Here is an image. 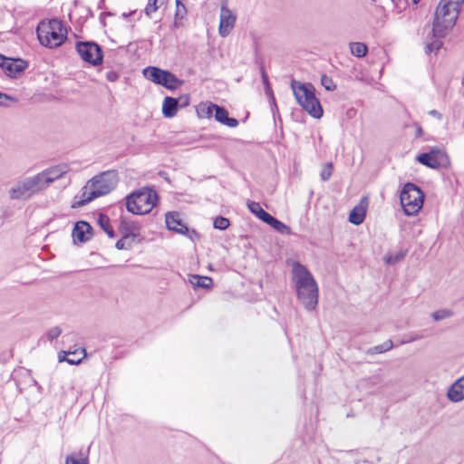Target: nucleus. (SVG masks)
<instances>
[{"mask_svg": "<svg viewBox=\"0 0 464 464\" xmlns=\"http://www.w3.org/2000/svg\"><path fill=\"white\" fill-rule=\"evenodd\" d=\"M292 274L298 300L306 310H314L318 304V285L313 275L299 262L293 265Z\"/></svg>", "mask_w": 464, "mask_h": 464, "instance_id": "obj_1", "label": "nucleus"}, {"mask_svg": "<svg viewBox=\"0 0 464 464\" xmlns=\"http://www.w3.org/2000/svg\"><path fill=\"white\" fill-rule=\"evenodd\" d=\"M119 181L116 170H107L92 178L82 188L81 199L74 200L72 208H81L93 199L110 193Z\"/></svg>", "mask_w": 464, "mask_h": 464, "instance_id": "obj_2", "label": "nucleus"}, {"mask_svg": "<svg viewBox=\"0 0 464 464\" xmlns=\"http://www.w3.org/2000/svg\"><path fill=\"white\" fill-rule=\"evenodd\" d=\"M40 44L48 48H56L67 39V29L57 18L41 21L36 28Z\"/></svg>", "mask_w": 464, "mask_h": 464, "instance_id": "obj_3", "label": "nucleus"}, {"mask_svg": "<svg viewBox=\"0 0 464 464\" xmlns=\"http://www.w3.org/2000/svg\"><path fill=\"white\" fill-rule=\"evenodd\" d=\"M460 7L440 1L432 24V37L444 38L455 25Z\"/></svg>", "mask_w": 464, "mask_h": 464, "instance_id": "obj_4", "label": "nucleus"}, {"mask_svg": "<svg viewBox=\"0 0 464 464\" xmlns=\"http://www.w3.org/2000/svg\"><path fill=\"white\" fill-rule=\"evenodd\" d=\"M291 88L297 102L313 118L320 119L323 116V108L319 100L315 97L314 88L312 84L292 80Z\"/></svg>", "mask_w": 464, "mask_h": 464, "instance_id": "obj_5", "label": "nucleus"}, {"mask_svg": "<svg viewBox=\"0 0 464 464\" xmlns=\"http://www.w3.org/2000/svg\"><path fill=\"white\" fill-rule=\"evenodd\" d=\"M158 199V194L154 189L142 188L127 196L126 208L132 214L144 215L151 211Z\"/></svg>", "mask_w": 464, "mask_h": 464, "instance_id": "obj_6", "label": "nucleus"}, {"mask_svg": "<svg viewBox=\"0 0 464 464\" xmlns=\"http://www.w3.org/2000/svg\"><path fill=\"white\" fill-rule=\"evenodd\" d=\"M424 193L417 185L408 182L401 191L400 201L406 216H414L423 206Z\"/></svg>", "mask_w": 464, "mask_h": 464, "instance_id": "obj_7", "label": "nucleus"}, {"mask_svg": "<svg viewBox=\"0 0 464 464\" xmlns=\"http://www.w3.org/2000/svg\"><path fill=\"white\" fill-rule=\"evenodd\" d=\"M143 75L146 79L169 90H175L183 82L172 72L154 66L146 67L143 70Z\"/></svg>", "mask_w": 464, "mask_h": 464, "instance_id": "obj_8", "label": "nucleus"}, {"mask_svg": "<svg viewBox=\"0 0 464 464\" xmlns=\"http://www.w3.org/2000/svg\"><path fill=\"white\" fill-rule=\"evenodd\" d=\"M76 51L85 63L92 66H98L102 63L103 52L101 45L95 42H77Z\"/></svg>", "mask_w": 464, "mask_h": 464, "instance_id": "obj_9", "label": "nucleus"}, {"mask_svg": "<svg viewBox=\"0 0 464 464\" xmlns=\"http://www.w3.org/2000/svg\"><path fill=\"white\" fill-rule=\"evenodd\" d=\"M417 160L420 164L433 169L447 168L450 165L448 155L445 151L439 149H431L429 152L418 155Z\"/></svg>", "mask_w": 464, "mask_h": 464, "instance_id": "obj_10", "label": "nucleus"}, {"mask_svg": "<svg viewBox=\"0 0 464 464\" xmlns=\"http://www.w3.org/2000/svg\"><path fill=\"white\" fill-rule=\"evenodd\" d=\"M28 67V63L23 59L10 58L0 53V68L10 78H16Z\"/></svg>", "mask_w": 464, "mask_h": 464, "instance_id": "obj_11", "label": "nucleus"}, {"mask_svg": "<svg viewBox=\"0 0 464 464\" xmlns=\"http://www.w3.org/2000/svg\"><path fill=\"white\" fill-rule=\"evenodd\" d=\"M237 17L227 7V3H223L220 8V20L218 34L222 37L227 36L235 26Z\"/></svg>", "mask_w": 464, "mask_h": 464, "instance_id": "obj_12", "label": "nucleus"}, {"mask_svg": "<svg viewBox=\"0 0 464 464\" xmlns=\"http://www.w3.org/2000/svg\"><path fill=\"white\" fill-rule=\"evenodd\" d=\"M34 193L35 190L29 177L19 181L9 190V196L12 199L28 198Z\"/></svg>", "mask_w": 464, "mask_h": 464, "instance_id": "obj_13", "label": "nucleus"}, {"mask_svg": "<svg viewBox=\"0 0 464 464\" xmlns=\"http://www.w3.org/2000/svg\"><path fill=\"white\" fill-rule=\"evenodd\" d=\"M165 222L169 230L180 235H188L189 233V228L180 218L179 212H168L165 216Z\"/></svg>", "mask_w": 464, "mask_h": 464, "instance_id": "obj_14", "label": "nucleus"}, {"mask_svg": "<svg viewBox=\"0 0 464 464\" xmlns=\"http://www.w3.org/2000/svg\"><path fill=\"white\" fill-rule=\"evenodd\" d=\"M93 235L92 227L86 221H77L72 229V236L73 240H78L80 243L89 241Z\"/></svg>", "mask_w": 464, "mask_h": 464, "instance_id": "obj_15", "label": "nucleus"}, {"mask_svg": "<svg viewBox=\"0 0 464 464\" xmlns=\"http://www.w3.org/2000/svg\"><path fill=\"white\" fill-rule=\"evenodd\" d=\"M211 108L215 109L214 117L217 121L230 128H235L238 125V121L236 118L229 117L228 111L224 107L211 104Z\"/></svg>", "mask_w": 464, "mask_h": 464, "instance_id": "obj_16", "label": "nucleus"}, {"mask_svg": "<svg viewBox=\"0 0 464 464\" xmlns=\"http://www.w3.org/2000/svg\"><path fill=\"white\" fill-rule=\"evenodd\" d=\"M85 355V349L81 347L74 351L63 352V354H59V362H67L71 365H77L82 362Z\"/></svg>", "mask_w": 464, "mask_h": 464, "instance_id": "obj_17", "label": "nucleus"}, {"mask_svg": "<svg viewBox=\"0 0 464 464\" xmlns=\"http://www.w3.org/2000/svg\"><path fill=\"white\" fill-rule=\"evenodd\" d=\"M447 396L450 401L459 402L464 400V376L458 379L448 390Z\"/></svg>", "mask_w": 464, "mask_h": 464, "instance_id": "obj_18", "label": "nucleus"}, {"mask_svg": "<svg viewBox=\"0 0 464 464\" xmlns=\"http://www.w3.org/2000/svg\"><path fill=\"white\" fill-rule=\"evenodd\" d=\"M119 230L124 239L131 238L133 240V238L138 236L139 227L135 222L122 218Z\"/></svg>", "mask_w": 464, "mask_h": 464, "instance_id": "obj_19", "label": "nucleus"}, {"mask_svg": "<svg viewBox=\"0 0 464 464\" xmlns=\"http://www.w3.org/2000/svg\"><path fill=\"white\" fill-rule=\"evenodd\" d=\"M68 171L66 165H57L44 169L43 172L45 174V179L49 183L61 179Z\"/></svg>", "mask_w": 464, "mask_h": 464, "instance_id": "obj_20", "label": "nucleus"}, {"mask_svg": "<svg viewBox=\"0 0 464 464\" xmlns=\"http://www.w3.org/2000/svg\"><path fill=\"white\" fill-rule=\"evenodd\" d=\"M179 109V102L176 98L167 96L162 103V114L166 118H172L176 115Z\"/></svg>", "mask_w": 464, "mask_h": 464, "instance_id": "obj_21", "label": "nucleus"}, {"mask_svg": "<svg viewBox=\"0 0 464 464\" xmlns=\"http://www.w3.org/2000/svg\"><path fill=\"white\" fill-rule=\"evenodd\" d=\"M261 78H262V82H263V84L265 85V92L266 94L267 95L268 99H269V102H270V105H271V109H272V111L273 113H275L276 111H277V106H276V99H275V96H274V93H273V91L270 87V84H269V80H268V76L265 71V69L262 67L261 68Z\"/></svg>", "mask_w": 464, "mask_h": 464, "instance_id": "obj_22", "label": "nucleus"}, {"mask_svg": "<svg viewBox=\"0 0 464 464\" xmlns=\"http://www.w3.org/2000/svg\"><path fill=\"white\" fill-rule=\"evenodd\" d=\"M189 283L198 288L210 289L213 284V280L209 276L191 275L189 277Z\"/></svg>", "mask_w": 464, "mask_h": 464, "instance_id": "obj_23", "label": "nucleus"}, {"mask_svg": "<svg viewBox=\"0 0 464 464\" xmlns=\"http://www.w3.org/2000/svg\"><path fill=\"white\" fill-rule=\"evenodd\" d=\"M366 210L363 207H354L349 214V221L353 225H360L363 222Z\"/></svg>", "mask_w": 464, "mask_h": 464, "instance_id": "obj_24", "label": "nucleus"}, {"mask_svg": "<svg viewBox=\"0 0 464 464\" xmlns=\"http://www.w3.org/2000/svg\"><path fill=\"white\" fill-rule=\"evenodd\" d=\"M97 221L101 228L108 235L109 237L113 238L115 237L114 230L111 225V220L106 214L99 213Z\"/></svg>", "mask_w": 464, "mask_h": 464, "instance_id": "obj_25", "label": "nucleus"}, {"mask_svg": "<svg viewBox=\"0 0 464 464\" xmlns=\"http://www.w3.org/2000/svg\"><path fill=\"white\" fill-rule=\"evenodd\" d=\"M29 179L34 188L35 193L44 189L50 185L49 181H47L45 179V174L43 171L33 177H29Z\"/></svg>", "mask_w": 464, "mask_h": 464, "instance_id": "obj_26", "label": "nucleus"}, {"mask_svg": "<svg viewBox=\"0 0 464 464\" xmlns=\"http://www.w3.org/2000/svg\"><path fill=\"white\" fill-rule=\"evenodd\" d=\"M176 12L174 17V26L179 27L182 25V20L187 15V8L182 3V0H176Z\"/></svg>", "mask_w": 464, "mask_h": 464, "instance_id": "obj_27", "label": "nucleus"}, {"mask_svg": "<svg viewBox=\"0 0 464 464\" xmlns=\"http://www.w3.org/2000/svg\"><path fill=\"white\" fill-rule=\"evenodd\" d=\"M393 347V343L392 340H387L382 344L375 345L373 347L369 348L366 351V353L369 355L376 354V353H382L385 352H388L392 350Z\"/></svg>", "mask_w": 464, "mask_h": 464, "instance_id": "obj_28", "label": "nucleus"}, {"mask_svg": "<svg viewBox=\"0 0 464 464\" xmlns=\"http://www.w3.org/2000/svg\"><path fill=\"white\" fill-rule=\"evenodd\" d=\"M350 51L353 55H354L358 58H362L367 54L368 47L363 43H360V42L351 43L350 44Z\"/></svg>", "mask_w": 464, "mask_h": 464, "instance_id": "obj_29", "label": "nucleus"}, {"mask_svg": "<svg viewBox=\"0 0 464 464\" xmlns=\"http://www.w3.org/2000/svg\"><path fill=\"white\" fill-rule=\"evenodd\" d=\"M454 315V313L450 309H440L432 313L431 316L435 321H441L446 318H450Z\"/></svg>", "mask_w": 464, "mask_h": 464, "instance_id": "obj_30", "label": "nucleus"}, {"mask_svg": "<svg viewBox=\"0 0 464 464\" xmlns=\"http://www.w3.org/2000/svg\"><path fill=\"white\" fill-rule=\"evenodd\" d=\"M229 225H230V222H229L228 218L222 217V216H218V217L215 218L214 221H213L214 228L218 229V230H225L229 227Z\"/></svg>", "mask_w": 464, "mask_h": 464, "instance_id": "obj_31", "label": "nucleus"}, {"mask_svg": "<svg viewBox=\"0 0 464 464\" xmlns=\"http://www.w3.org/2000/svg\"><path fill=\"white\" fill-rule=\"evenodd\" d=\"M270 227L281 234L289 235L291 233V228L276 218L274 219Z\"/></svg>", "mask_w": 464, "mask_h": 464, "instance_id": "obj_32", "label": "nucleus"}, {"mask_svg": "<svg viewBox=\"0 0 464 464\" xmlns=\"http://www.w3.org/2000/svg\"><path fill=\"white\" fill-rule=\"evenodd\" d=\"M247 208H248L249 211L252 214H254L255 216H256L258 218H260L263 216V214L266 212V210H264L262 208L260 204L256 201H248Z\"/></svg>", "mask_w": 464, "mask_h": 464, "instance_id": "obj_33", "label": "nucleus"}, {"mask_svg": "<svg viewBox=\"0 0 464 464\" xmlns=\"http://www.w3.org/2000/svg\"><path fill=\"white\" fill-rule=\"evenodd\" d=\"M406 256V252L400 251L396 254L388 255L384 257L385 262L388 265H395L396 263L401 261Z\"/></svg>", "mask_w": 464, "mask_h": 464, "instance_id": "obj_34", "label": "nucleus"}, {"mask_svg": "<svg viewBox=\"0 0 464 464\" xmlns=\"http://www.w3.org/2000/svg\"><path fill=\"white\" fill-rule=\"evenodd\" d=\"M434 40L429 43L425 47L426 53H430L432 52L437 53L442 46L441 38L433 37Z\"/></svg>", "mask_w": 464, "mask_h": 464, "instance_id": "obj_35", "label": "nucleus"}, {"mask_svg": "<svg viewBox=\"0 0 464 464\" xmlns=\"http://www.w3.org/2000/svg\"><path fill=\"white\" fill-rule=\"evenodd\" d=\"M334 166L332 162L325 163L323 166V169L320 173V178L323 181H327L330 179L333 174Z\"/></svg>", "mask_w": 464, "mask_h": 464, "instance_id": "obj_36", "label": "nucleus"}, {"mask_svg": "<svg viewBox=\"0 0 464 464\" xmlns=\"http://www.w3.org/2000/svg\"><path fill=\"white\" fill-rule=\"evenodd\" d=\"M321 84L324 87L326 91L329 92H333L336 89V84L334 82L332 77L326 74H322Z\"/></svg>", "mask_w": 464, "mask_h": 464, "instance_id": "obj_37", "label": "nucleus"}, {"mask_svg": "<svg viewBox=\"0 0 464 464\" xmlns=\"http://www.w3.org/2000/svg\"><path fill=\"white\" fill-rule=\"evenodd\" d=\"M158 0H148L146 7L144 9V13L147 16L150 17L153 13H155L159 6L157 5Z\"/></svg>", "mask_w": 464, "mask_h": 464, "instance_id": "obj_38", "label": "nucleus"}, {"mask_svg": "<svg viewBox=\"0 0 464 464\" xmlns=\"http://www.w3.org/2000/svg\"><path fill=\"white\" fill-rule=\"evenodd\" d=\"M65 464H89L88 457L75 459L73 455H68L65 459Z\"/></svg>", "mask_w": 464, "mask_h": 464, "instance_id": "obj_39", "label": "nucleus"}, {"mask_svg": "<svg viewBox=\"0 0 464 464\" xmlns=\"http://www.w3.org/2000/svg\"><path fill=\"white\" fill-rule=\"evenodd\" d=\"M132 246V244L130 241H129V239H124L123 237L119 239L116 244H115V247L118 249V250H123V249H130Z\"/></svg>", "mask_w": 464, "mask_h": 464, "instance_id": "obj_40", "label": "nucleus"}, {"mask_svg": "<svg viewBox=\"0 0 464 464\" xmlns=\"http://www.w3.org/2000/svg\"><path fill=\"white\" fill-rule=\"evenodd\" d=\"M62 334V329L59 326H55L51 328L47 334L46 336L50 341H53L56 339L60 334Z\"/></svg>", "mask_w": 464, "mask_h": 464, "instance_id": "obj_41", "label": "nucleus"}, {"mask_svg": "<svg viewBox=\"0 0 464 464\" xmlns=\"http://www.w3.org/2000/svg\"><path fill=\"white\" fill-rule=\"evenodd\" d=\"M179 102V108H185L189 104L190 98L188 94H184L179 96V98H176Z\"/></svg>", "mask_w": 464, "mask_h": 464, "instance_id": "obj_42", "label": "nucleus"}, {"mask_svg": "<svg viewBox=\"0 0 464 464\" xmlns=\"http://www.w3.org/2000/svg\"><path fill=\"white\" fill-rule=\"evenodd\" d=\"M120 75L117 72L115 71H108L106 73H105V78L107 81L111 82H116L118 79H119Z\"/></svg>", "mask_w": 464, "mask_h": 464, "instance_id": "obj_43", "label": "nucleus"}, {"mask_svg": "<svg viewBox=\"0 0 464 464\" xmlns=\"http://www.w3.org/2000/svg\"><path fill=\"white\" fill-rule=\"evenodd\" d=\"M4 100H7V101H11V102L18 101L15 97L10 96L8 94H5V93L0 92V106H6V104L4 102Z\"/></svg>", "mask_w": 464, "mask_h": 464, "instance_id": "obj_44", "label": "nucleus"}, {"mask_svg": "<svg viewBox=\"0 0 464 464\" xmlns=\"http://www.w3.org/2000/svg\"><path fill=\"white\" fill-rule=\"evenodd\" d=\"M275 218H276L275 217H273L271 214H269L268 212L266 211L259 219H261L263 222L266 223L267 225L271 226Z\"/></svg>", "mask_w": 464, "mask_h": 464, "instance_id": "obj_45", "label": "nucleus"}, {"mask_svg": "<svg viewBox=\"0 0 464 464\" xmlns=\"http://www.w3.org/2000/svg\"><path fill=\"white\" fill-rule=\"evenodd\" d=\"M212 102H209L208 105H204V108H202V111L207 117H211L213 115V112H215V109L211 108Z\"/></svg>", "mask_w": 464, "mask_h": 464, "instance_id": "obj_46", "label": "nucleus"}, {"mask_svg": "<svg viewBox=\"0 0 464 464\" xmlns=\"http://www.w3.org/2000/svg\"><path fill=\"white\" fill-rule=\"evenodd\" d=\"M420 338V336L415 334V335L411 336L408 341H405V343L414 342L416 340H419ZM402 343H404V342H402Z\"/></svg>", "mask_w": 464, "mask_h": 464, "instance_id": "obj_47", "label": "nucleus"}, {"mask_svg": "<svg viewBox=\"0 0 464 464\" xmlns=\"http://www.w3.org/2000/svg\"><path fill=\"white\" fill-rule=\"evenodd\" d=\"M430 113L431 115L435 116V117H438V118H440V117H441V114H440L438 111H436V110H432V111H430Z\"/></svg>", "mask_w": 464, "mask_h": 464, "instance_id": "obj_48", "label": "nucleus"}, {"mask_svg": "<svg viewBox=\"0 0 464 464\" xmlns=\"http://www.w3.org/2000/svg\"><path fill=\"white\" fill-rule=\"evenodd\" d=\"M421 131H422L421 128H419L417 130V135L419 136L421 133Z\"/></svg>", "mask_w": 464, "mask_h": 464, "instance_id": "obj_49", "label": "nucleus"}, {"mask_svg": "<svg viewBox=\"0 0 464 464\" xmlns=\"http://www.w3.org/2000/svg\"><path fill=\"white\" fill-rule=\"evenodd\" d=\"M392 3H393L394 5H398V3H399L401 0H392Z\"/></svg>", "mask_w": 464, "mask_h": 464, "instance_id": "obj_50", "label": "nucleus"}, {"mask_svg": "<svg viewBox=\"0 0 464 464\" xmlns=\"http://www.w3.org/2000/svg\"><path fill=\"white\" fill-rule=\"evenodd\" d=\"M131 14H132V13H130V14H125V13H123V14H122V16L127 17V16H130Z\"/></svg>", "mask_w": 464, "mask_h": 464, "instance_id": "obj_51", "label": "nucleus"}, {"mask_svg": "<svg viewBox=\"0 0 464 464\" xmlns=\"http://www.w3.org/2000/svg\"><path fill=\"white\" fill-rule=\"evenodd\" d=\"M420 0H412L414 4H418Z\"/></svg>", "mask_w": 464, "mask_h": 464, "instance_id": "obj_52", "label": "nucleus"}, {"mask_svg": "<svg viewBox=\"0 0 464 464\" xmlns=\"http://www.w3.org/2000/svg\"><path fill=\"white\" fill-rule=\"evenodd\" d=\"M192 233L195 234V235H198V233L194 229L192 230Z\"/></svg>", "mask_w": 464, "mask_h": 464, "instance_id": "obj_53", "label": "nucleus"}]
</instances>
